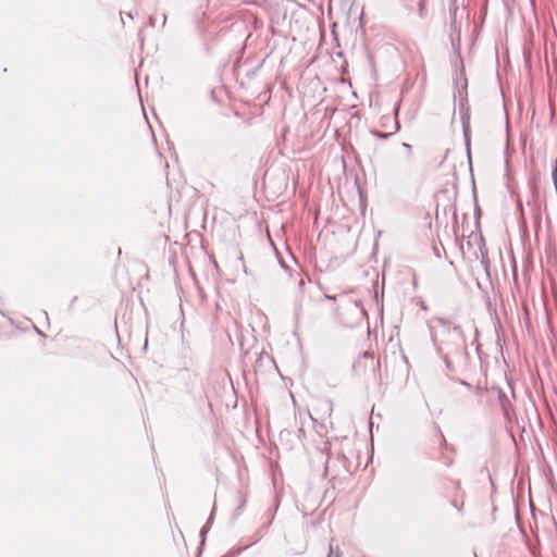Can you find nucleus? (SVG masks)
Wrapping results in <instances>:
<instances>
[{
    "mask_svg": "<svg viewBox=\"0 0 557 557\" xmlns=\"http://www.w3.org/2000/svg\"><path fill=\"white\" fill-rule=\"evenodd\" d=\"M327 557H343V556L338 549L336 552H334L333 548L331 547V550H330V554Z\"/></svg>",
    "mask_w": 557,
    "mask_h": 557,
    "instance_id": "obj_1",
    "label": "nucleus"
},
{
    "mask_svg": "<svg viewBox=\"0 0 557 557\" xmlns=\"http://www.w3.org/2000/svg\"><path fill=\"white\" fill-rule=\"evenodd\" d=\"M438 323L443 324V325H448L449 324V321L447 319H444V318H440L437 319Z\"/></svg>",
    "mask_w": 557,
    "mask_h": 557,
    "instance_id": "obj_2",
    "label": "nucleus"
}]
</instances>
